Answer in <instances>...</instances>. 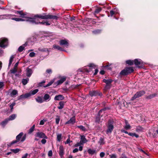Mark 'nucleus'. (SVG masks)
Masks as SVG:
<instances>
[{
    "label": "nucleus",
    "instance_id": "obj_1",
    "mask_svg": "<svg viewBox=\"0 0 158 158\" xmlns=\"http://www.w3.org/2000/svg\"><path fill=\"white\" fill-rule=\"evenodd\" d=\"M19 14L20 15L22 18H27L26 20L29 22L30 23L32 24H38L40 23L39 20V18L43 19H46L47 15H35L33 18H30L27 16V15L24 13L22 11H17L15 13Z\"/></svg>",
    "mask_w": 158,
    "mask_h": 158
},
{
    "label": "nucleus",
    "instance_id": "obj_2",
    "mask_svg": "<svg viewBox=\"0 0 158 158\" xmlns=\"http://www.w3.org/2000/svg\"><path fill=\"white\" fill-rule=\"evenodd\" d=\"M133 71L134 69L132 67H127L121 71L120 74L122 75H126L133 72Z\"/></svg>",
    "mask_w": 158,
    "mask_h": 158
},
{
    "label": "nucleus",
    "instance_id": "obj_3",
    "mask_svg": "<svg viewBox=\"0 0 158 158\" xmlns=\"http://www.w3.org/2000/svg\"><path fill=\"white\" fill-rule=\"evenodd\" d=\"M8 44L7 39L4 38H2L0 39V47L5 48L7 46Z\"/></svg>",
    "mask_w": 158,
    "mask_h": 158
},
{
    "label": "nucleus",
    "instance_id": "obj_4",
    "mask_svg": "<svg viewBox=\"0 0 158 158\" xmlns=\"http://www.w3.org/2000/svg\"><path fill=\"white\" fill-rule=\"evenodd\" d=\"M145 94V92L144 90L140 91L137 92L134 95L131 99V100H133L136 98L140 97Z\"/></svg>",
    "mask_w": 158,
    "mask_h": 158
},
{
    "label": "nucleus",
    "instance_id": "obj_5",
    "mask_svg": "<svg viewBox=\"0 0 158 158\" xmlns=\"http://www.w3.org/2000/svg\"><path fill=\"white\" fill-rule=\"evenodd\" d=\"M107 128L106 132V133H111L114 129V126L113 122L110 120L108 122Z\"/></svg>",
    "mask_w": 158,
    "mask_h": 158
},
{
    "label": "nucleus",
    "instance_id": "obj_6",
    "mask_svg": "<svg viewBox=\"0 0 158 158\" xmlns=\"http://www.w3.org/2000/svg\"><path fill=\"white\" fill-rule=\"evenodd\" d=\"M90 95L91 97L100 96V97L102 95V93L96 91H91L89 92Z\"/></svg>",
    "mask_w": 158,
    "mask_h": 158
},
{
    "label": "nucleus",
    "instance_id": "obj_7",
    "mask_svg": "<svg viewBox=\"0 0 158 158\" xmlns=\"http://www.w3.org/2000/svg\"><path fill=\"white\" fill-rule=\"evenodd\" d=\"M35 136V137H38L42 139H48V137L46 136L45 134L42 132H38L36 133Z\"/></svg>",
    "mask_w": 158,
    "mask_h": 158
},
{
    "label": "nucleus",
    "instance_id": "obj_8",
    "mask_svg": "<svg viewBox=\"0 0 158 158\" xmlns=\"http://www.w3.org/2000/svg\"><path fill=\"white\" fill-rule=\"evenodd\" d=\"M23 133L22 132L20 133L16 137V140L13 141L11 143V145H12L13 144L16 143L20 140V139H21V137L23 135Z\"/></svg>",
    "mask_w": 158,
    "mask_h": 158
},
{
    "label": "nucleus",
    "instance_id": "obj_9",
    "mask_svg": "<svg viewBox=\"0 0 158 158\" xmlns=\"http://www.w3.org/2000/svg\"><path fill=\"white\" fill-rule=\"evenodd\" d=\"M134 62L135 65L139 68L141 67L138 66L139 65L143 64V62L140 59H137L134 60Z\"/></svg>",
    "mask_w": 158,
    "mask_h": 158
},
{
    "label": "nucleus",
    "instance_id": "obj_10",
    "mask_svg": "<svg viewBox=\"0 0 158 158\" xmlns=\"http://www.w3.org/2000/svg\"><path fill=\"white\" fill-rule=\"evenodd\" d=\"M59 43L61 45H64L66 47H68L69 46L68 41L66 40H61L60 41Z\"/></svg>",
    "mask_w": 158,
    "mask_h": 158
},
{
    "label": "nucleus",
    "instance_id": "obj_11",
    "mask_svg": "<svg viewBox=\"0 0 158 158\" xmlns=\"http://www.w3.org/2000/svg\"><path fill=\"white\" fill-rule=\"evenodd\" d=\"M59 17L56 15H52L49 14L47 15L46 19H52L57 20Z\"/></svg>",
    "mask_w": 158,
    "mask_h": 158
},
{
    "label": "nucleus",
    "instance_id": "obj_12",
    "mask_svg": "<svg viewBox=\"0 0 158 158\" xmlns=\"http://www.w3.org/2000/svg\"><path fill=\"white\" fill-rule=\"evenodd\" d=\"M75 122V118L73 117L71 118L66 123V124H73Z\"/></svg>",
    "mask_w": 158,
    "mask_h": 158
},
{
    "label": "nucleus",
    "instance_id": "obj_13",
    "mask_svg": "<svg viewBox=\"0 0 158 158\" xmlns=\"http://www.w3.org/2000/svg\"><path fill=\"white\" fill-rule=\"evenodd\" d=\"M44 101L48 102L51 99V98L49 95L48 94H45L43 97Z\"/></svg>",
    "mask_w": 158,
    "mask_h": 158
},
{
    "label": "nucleus",
    "instance_id": "obj_14",
    "mask_svg": "<svg viewBox=\"0 0 158 158\" xmlns=\"http://www.w3.org/2000/svg\"><path fill=\"white\" fill-rule=\"evenodd\" d=\"M64 96L61 95H58L56 96L54 98V100H60L64 99Z\"/></svg>",
    "mask_w": 158,
    "mask_h": 158
},
{
    "label": "nucleus",
    "instance_id": "obj_15",
    "mask_svg": "<svg viewBox=\"0 0 158 158\" xmlns=\"http://www.w3.org/2000/svg\"><path fill=\"white\" fill-rule=\"evenodd\" d=\"M32 73L31 69L27 68L26 69V75L28 77H30Z\"/></svg>",
    "mask_w": 158,
    "mask_h": 158
},
{
    "label": "nucleus",
    "instance_id": "obj_16",
    "mask_svg": "<svg viewBox=\"0 0 158 158\" xmlns=\"http://www.w3.org/2000/svg\"><path fill=\"white\" fill-rule=\"evenodd\" d=\"M18 94V91L15 89H14L12 90L11 92L10 93V95L11 97L15 98L16 96L15 95Z\"/></svg>",
    "mask_w": 158,
    "mask_h": 158
},
{
    "label": "nucleus",
    "instance_id": "obj_17",
    "mask_svg": "<svg viewBox=\"0 0 158 158\" xmlns=\"http://www.w3.org/2000/svg\"><path fill=\"white\" fill-rule=\"evenodd\" d=\"M29 97V94L28 93H27L25 94H22L18 98V99L19 100L23 98H27Z\"/></svg>",
    "mask_w": 158,
    "mask_h": 158
},
{
    "label": "nucleus",
    "instance_id": "obj_18",
    "mask_svg": "<svg viewBox=\"0 0 158 158\" xmlns=\"http://www.w3.org/2000/svg\"><path fill=\"white\" fill-rule=\"evenodd\" d=\"M25 19H23L21 18H11V19L12 20H15L16 21H27L26 20L27 19V18H24Z\"/></svg>",
    "mask_w": 158,
    "mask_h": 158
},
{
    "label": "nucleus",
    "instance_id": "obj_19",
    "mask_svg": "<svg viewBox=\"0 0 158 158\" xmlns=\"http://www.w3.org/2000/svg\"><path fill=\"white\" fill-rule=\"evenodd\" d=\"M80 141L83 144L86 143L87 142V140L85 138V136H81V140Z\"/></svg>",
    "mask_w": 158,
    "mask_h": 158
},
{
    "label": "nucleus",
    "instance_id": "obj_20",
    "mask_svg": "<svg viewBox=\"0 0 158 158\" xmlns=\"http://www.w3.org/2000/svg\"><path fill=\"white\" fill-rule=\"evenodd\" d=\"M39 90L38 89H36L33 90L31 91L29 93H28L29 94V97L31 96L32 95H34L37 93Z\"/></svg>",
    "mask_w": 158,
    "mask_h": 158
},
{
    "label": "nucleus",
    "instance_id": "obj_21",
    "mask_svg": "<svg viewBox=\"0 0 158 158\" xmlns=\"http://www.w3.org/2000/svg\"><path fill=\"white\" fill-rule=\"evenodd\" d=\"M144 129L142 127L138 126L136 127V131L137 132H143V131Z\"/></svg>",
    "mask_w": 158,
    "mask_h": 158
},
{
    "label": "nucleus",
    "instance_id": "obj_22",
    "mask_svg": "<svg viewBox=\"0 0 158 158\" xmlns=\"http://www.w3.org/2000/svg\"><path fill=\"white\" fill-rule=\"evenodd\" d=\"M66 80L65 77H63L61 78L60 80H58L56 83L57 85H60L62 84Z\"/></svg>",
    "mask_w": 158,
    "mask_h": 158
},
{
    "label": "nucleus",
    "instance_id": "obj_23",
    "mask_svg": "<svg viewBox=\"0 0 158 158\" xmlns=\"http://www.w3.org/2000/svg\"><path fill=\"white\" fill-rule=\"evenodd\" d=\"M112 81V80L110 79L107 80L104 79L103 80V82L106 83L107 85H110Z\"/></svg>",
    "mask_w": 158,
    "mask_h": 158
},
{
    "label": "nucleus",
    "instance_id": "obj_24",
    "mask_svg": "<svg viewBox=\"0 0 158 158\" xmlns=\"http://www.w3.org/2000/svg\"><path fill=\"white\" fill-rule=\"evenodd\" d=\"M64 148L62 146L60 145L59 147V153L60 156H62L64 154Z\"/></svg>",
    "mask_w": 158,
    "mask_h": 158
},
{
    "label": "nucleus",
    "instance_id": "obj_25",
    "mask_svg": "<svg viewBox=\"0 0 158 158\" xmlns=\"http://www.w3.org/2000/svg\"><path fill=\"white\" fill-rule=\"evenodd\" d=\"M87 152L89 154L91 155H93L96 152V150L92 149L90 148L88 149V150Z\"/></svg>",
    "mask_w": 158,
    "mask_h": 158
},
{
    "label": "nucleus",
    "instance_id": "obj_26",
    "mask_svg": "<svg viewBox=\"0 0 158 158\" xmlns=\"http://www.w3.org/2000/svg\"><path fill=\"white\" fill-rule=\"evenodd\" d=\"M27 45V44L26 43L23 45L20 46L18 49V51L19 52H22L24 49L25 47Z\"/></svg>",
    "mask_w": 158,
    "mask_h": 158
},
{
    "label": "nucleus",
    "instance_id": "obj_27",
    "mask_svg": "<svg viewBox=\"0 0 158 158\" xmlns=\"http://www.w3.org/2000/svg\"><path fill=\"white\" fill-rule=\"evenodd\" d=\"M53 48L54 49H57L58 50H60L61 51H64V50L63 49V48L60 47V46L58 45H57L55 44L53 45Z\"/></svg>",
    "mask_w": 158,
    "mask_h": 158
},
{
    "label": "nucleus",
    "instance_id": "obj_28",
    "mask_svg": "<svg viewBox=\"0 0 158 158\" xmlns=\"http://www.w3.org/2000/svg\"><path fill=\"white\" fill-rule=\"evenodd\" d=\"M36 101L37 102L39 103H41L44 102V100L43 98L40 97H39L35 98Z\"/></svg>",
    "mask_w": 158,
    "mask_h": 158
},
{
    "label": "nucleus",
    "instance_id": "obj_29",
    "mask_svg": "<svg viewBox=\"0 0 158 158\" xmlns=\"http://www.w3.org/2000/svg\"><path fill=\"white\" fill-rule=\"evenodd\" d=\"M156 96L157 94H156L154 93L148 95L146 97V98L147 99H149L156 97Z\"/></svg>",
    "mask_w": 158,
    "mask_h": 158
},
{
    "label": "nucleus",
    "instance_id": "obj_30",
    "mask_svg": "<svg viewBox=\"0 0 158 158\" xmlns=\"http://www.w3.org/2000/svg\"><path fill=\"white\" fill-rule=\"evenodd\" d=\"M13 15L10 14L5 15L3 16L2 18L4 19H9L11 18Z\"/></svg>",
    "mask_w": 158,
    "mask_h": 158
},
{
    "label": "nucleus",
    "instance_id": "obj_31",
    "mask_svg": "<svg viewBox=\"0 0 158 158\" xmlns=\"http://www.w3.org/2000/svg\"><path fill=\"white\" fill-rule=\"evenodd\" d=\"M16 115L15 114H12L9 116V118H8V121L12 120L14 119L16 117Z\"/></svg>",
    "mask_w": 158,
    "mask_h": 158
},
{
    "label": "nucleus",
    "instance_id": "obj_32",
    "mask_svg": "<svg viewBox=\"0 0 158 158\" xmlns=\"http://www.w3.org/2000/svg\"><path fill=\"white\" fill-rule=\"evenodd\" d=\"M59 106H58V108L59 109H61L63 108L64 104V102L63 101L60 102L59 103Z\"/></svg>",
    "mask_w": 158,
    "mask_h": 158
},
{
    "label": "nucleus",
    "instance_id": "obj_33",
    "mask_svg": "<svg viewBox=\"0 0 158 158\" xmlns=\"http://www.w3.org/2000/svg\"><path fill=\"white\" fill-rule=\"evenodd\" d=\"M110 14L111 16H112L114 15L115 13H118L117 10L116 8H114V11L112 10H110Z\"/></svg>",
    "mask_w": 158,
    "mask_h": 158
},
{
    "label": "nucleus",
    "instance_id": "obj_34",
    "mask_svg": "<svg viewBox=\"0 0 158 158\" xmlns=\"http://www.w3.org/2000/svg\"><path fill=\"white\" fill-rule=\"evenodd\" d=\"M98 143L100 145H103L105 144L104 140L103 138H100L98 141Z\"/></svg>",
    "mask_w": 158,
    "mask_h": 158
},
{
    "label": "nucleus",
    "instance_id": "obj_35",
    "mask_svg": "<svg viewBox=\"0 0 158 158\" xmlns=\"http://www.w3.org/2000/svg\"><path fill=\"white\" fill-rule=\"evenodd\" d=\"M128 135L132 137L135 136L136 138H138L139 137V135L135 133L129 132L128 133Z\"/></svg>",
    "mask_w": 158,
    "mask_h": 158
},
{
    "label": "nucleus",
    "instance_id": "obj_36",
    "mask_svg": "<svg viewBox=\"0 0 158 158\" xmlns=\"http://www.w3.org/2000/svg\"><path fill=\"white\" fill-rule=\"evenodd\" d=\"M62 135L61 134H58L57 135V140L58 142H60L61 139Z\"/></svg>",
    "mask_w": 158,
    "mask_h": 158
},
{
    "label": "nucleus",
    "instance_id": "obj_37",
    "mask_svg": "<svg viewBox=\"0 0 158 158\" xmlns=\"http://www.w3.org/2000/svg\"><path fill=\"white\" fill-rule=\"evenodd\" d=\"M126 63L127 64L130 65H132L134 63V60L133 61L131 60H129L126 61Z\"/></svg>",
    "mask_w": 158,
    "mask_h": 158
},
{
    "label": "nucleus",
    "instance_id": "obj_38",
    "mask_svg": "<svg viewBox=\"0 0 158 158\" xmlns=\"http://www.w3.org/2000/svg\"><path fill=\"white\" fill-rule=\"evenodd\" d=\"M14 58V56L13 55L12 56L10 57V60H9V65H8L9 67H10V65L12 64V61H13Z\"/></svg>",
    "mask_w": 158,
    "mask_h": 158
},
{
    "label": "nucleus",
    "instance_id": "obj_39",
    "mask_svg": "<svg viewBox=\"0 0 158 158\" xmlns=\"http://www.w3.org/2000/svg\"><path fill=\"white\" fill-rule=\"evenodd\" d=\"M8 121V119H6L1 123V124L2 126H4L7 123Z\"/></svg>",
    "mask_w": 158,
    "mask_h": 158
},
{
    "label": "nucleus",
    "instance_id": "obj_40",
    "mask_svg": "<svg viewBox=\"0 0 158 158\" xmlns=\"http://www.w3.org/2000/svg\"><path fill=\"white\" fill-rule=\"evenodd\" d=\"M35 127V125H34L28 131V133L29 134H31L34 131Z\"/></svg>",
    "mask_w": 158,
    "mask_h": 158
},
{
    "label": "nucleus",
    "instance_id": "obj_41",
    "mask_svg": "<svg viewBox=\"0 0 158 158\" xmlns=\"http://www.w3.org/2000/svg\"><path fill=\"white\" fill-rule=\"evenodd\" d=\"M29 81V79L28 78L27 79H23L22 80V83L24 85H26L28 82Z\"/></svg>",
    "mask_w": 158,
    "mask_h": 158
},
{
    "label": "nucleus",
    "instance_id": "obj_42",
    "mask_svg": "<svg viewBox=\"0 0 158 158\" xmlns=\"http://www.w3.org/2000/svg\"><path fill=\"white\" fill-rule=\"evenodd\" d=\"M131 128V127L129 124L125 125L124 126V128L127 130L130 129Z\"/></svg>",
    "mask_w": 158,
    "mask_h": 158
},
{
    "label": "nucleus",
    "instance_id": "obj_43",
    "mask_svg": "<svg viewBox=\"0 0 158 158\" xmlns=\"http://www.w3.org/2000/svg\"><path fill=\"white\" fill-rule=\"evenodd\" d=\"M38 50L41 52H48V50L47 48H40L38 49Z\"/></svg>",
    "mask_w": 158,
    "mask_h": 158
},
{
    "label": "nucleus",
    "instance_id": "obj_44",
    "mask_svg": "<svg viewBox=\"0 0 158 158\" xmlns=\"http://www.w3.org/2000/svg\"><path fill=\"white\" fill-rule=\"evenodd\" d=\"M102 10V9L101 7H98L95 10V13L97 14L98 13L101 11Z\"/></svg>",
    "mask_w": 158,
    "mask_h": 158
},
{
    "label": "nucleus",
    "instance_id": "obj_45",
    "mask_svg": "<svg viewBox=\"0 0 158 158\" xmlns=\"http://www.w3.org/2000/svg\"><path fill=\"white\" fill-rule=\"evenodd\" d=\"M10 150L11 152L16 153L20 151V149L18 148H16L14 149H11Z\"/></svg>",
    "mask_w": 158,
    "mask_h": 158
},
{
    "label": "nucleus",
    "instance_id": "obj_46",
    "mask_svg": "<svg viewBox=\"0 0 158 158\" xmlns=\"http://www.w3.org/2000/svg\"><path fill=\"white\" fill-rule=\"evenodd\" d=\"M110 85H106L105 86L104 90L105 91H106L107 90L109 89H110Z\"/></svg>",
    "mask_w": 158,
    "mask_h": 158
},
{
    "label": "nucleus",
    "instance_id": "obj_47",
    "mask_svg": "<svg viewBox=\"0 0 158 158\" xmlns=\"http://www.w3.org/2000/svg\"><path fill=\"white\" fill-rule=\"evenodd\" d=\"M81 71L84 73H89L90 70L88 69L87 68H85L82 70H81Z\"/></svg>",
    "mask_w": 158,
    "mask_h": 158
},
{
    "label": "nucleus",
    "instance_id": "obj_48",
    "mask_svg": "<svg viewBox=\"0 0 158 158\" xmlns=\"http://www.w3.org/2000/svg\"><path fill=\"white\" fill-rule=\"evenodd\" d=\"M77 127L78 128H80V129L82 130V131H85L86 130V129L85 128V127L82 125L77 126Z\"/></svg>",
    "mask_w": 158,
    "mask_h": 158
},
{
    "label": "nucleus",
    "instance_id": "obj_49",
    "mask_svg": "<svg viewBox=\"0 0 158 158\" xmlns=\"http://www.w3.org/2000/svg\"><path fill=\"white\" fill-rule=\"evenodd\" d=\"M15 105V102H13L12 104L10 105V110L11 111H12V110L13 109V106Z\"/></svg>",
    "mask_w": 158,
    "mask_h": 158
},
{
    "label": "nucleus",
    "instance_id": "obj_50",
    "mask_svg": "<svg viewBox=\"0 0 158 158\" xmlns=\"http://www.w3.org/2000/svg\"><path fill=\"white\" fill-rule=\"evenodd\" d=\"M72 141H70V139L69 136V138L67 139L66 141L65 142V144H69L71 142H72Z\"/></svg>",
    "mask_w": 158,
    "mask_h": 158
},
{
    "label": "nucleus",
    "instance_id": "obj_51",
    "mask_svg": "<svg viewBox=\"0 0 158 158\" xmlns=\"http://www.w3.org/2000/svg\"><path fill=\"white\" fill-rule=\"evenodd\" d=\"M101 30H97L93 31V33L94 34H97L101 32Z\"/></svg>",
    "mask_w": 158,
    "mask_h": 158
},
{
    "label": "nucleus",
    "instance_id": "obj_52",
    "mask_svg": "<svg viewBox=\"0 0 158 158\" xmlns=\"http://www.w3.org/2000/svg\"><path fill=\"white\" fill-rule=\"evenodd\" d=\"M17 70L16 69V68H14L13 69L11 70L10 72L12 73H15L17 72Z\"/></svg>",
    "mask_w": 158,
    "mask_h": 158
},
{
    "label": "nucleus",
    "instance_id": "obj_53",
    "mask_svg": "<svg viewBox=\"0 0 158 158\" xmlns=\"http://www.w3.org/2000/svg\"><path fill=\"white\" fill-rule=\"evenodd\" d=\"M60 120V118L58 116H57V118H56V123L57 124H58Z\"/></svg>",
    "mask_w": 158,
    "mask_h": 158
},
{
    "label": "nucleus",
    "instance_id": "obj_54",
    "mask_svg": "<svg viewBox=\"0 0 158 158\" xmlns=\"http://www.w3.org/2000/svg\"><path fill=\"white\" fill-rule=\"evenodd\" d=\"M35 53L33 52H31L29 54V56L31 57H33L35 55Z\"/></svg>",
    "mask_w": 158,
    "mask_h": 158
},
{
    "label": "nucleus",
    "instance_id": "obj_55",
    "mask_svg": "<svg viewBox=\"0 0 158 158\" xmlns=\"http://www.w3.org/2000/svg\"><path fill=\"white\" fill-rule=\"evenodd\" d=\"M53 82V81H51L47 85L45 86H44V87H46L51 85Z\"/></svg>",
    "mask_w": 158,
    "mask_h": 158
},
{
    "label": "nucleus",
    "instance_id": "obj_56",
    "mask_svg": "<svg viewBox=\"0 0 158 158\" xmlns=\"http://www.w3.org/2000/svg\"><path fill=\"white\" fill-rule=\"evenodd\" d=\"M26 135H25L21 139V141L23 142L26 139Z\"/></svg>",
    "mask_w": 158,
    "mask_h": 158
},
{
    "label": "nucleus",
    "instance_id": "obj_57",
    "mask_svg": "<svg viewBox=\"0 0 158 158\" xmlns=\"http://www.w3.org/2000/svg\"><path fill=\"white\" fill-rule=\"evenodd\" d=\"M83 144L81 143L80 141L79 142L77 143L75 145V147H77L79 146H80L81 145Z\"/></svg>",
    "mask_w": 158,
    "mask_h": 158
},
{
    "label": "nucleus",
    "instance_id": "obj_58",
    "mask_svg": "<svg viewBox=\"0 0 158 158\" xmlns=\"http://www.w3.org/2000/svg\"><path fill=\"white\" fill-rule=\"evenodd\" d=\"M105 155V153L103 152H101L100 154V156L101 158H103Z\"/></svg>",
    "mask_w": 158,
    "mask_h": 158
},
{
    "label": "nucleus",
    "instance_id": "obj_59",
    "mask_svg": "<svg viewBox=\"0 0 158 158\" xmlns=\"http://www.w3.org/2000/svg\"><path fill=\"white\" fill-rule=\"evenodd\" d=\"M46 120L44 119L41 120L40 122V125H44V122H46Z\"/></svg>",
    "mask_w": 158,
    "mask_h": 158
},
{
    "label": "nucleus",
    "instance_id": "obj_60",
    "mask_svg": "<svg viewBox=\"0 0 158 158\" xmlns=\"http://www.w3.org/2000/svg\"><path fill=\"white\" fill-rule=\"evenodd\" d=\"M48 155L49 156H52V151H49L48 152Z\"/></svg>",
    "mask_w": 158,
    "mask_h": 158
},
{
    "label": "nucleus",
    "instance_id": "obj_61",
    "mask_svg": "<svg viewBox=\"0 0 158 158\" xmlns=\"http://www.w3.org/2000/svg\"><path fill=\"white\" fill-rule=\"evenodd\" d=\"M45 139H43L41 141V142L43 144H45L46 142V140Z\"/></svg>",
    "mask_w": 158,
    "mask_h": 158
},
{
    "label": "nucleus",
    "instance_id": "obj_62",
    "mask_svg": "<svg viewBox=\"0 0 158 158\" xmlns=\"http://www.w3.org/2000/svg\"><path fill=\"white\" fill-rule=\"evenodd\" d=\"M110 158H116L117 156L116 155L113 154L110 156Z\"/></svg>",
    "mask_w": 158,
    "mask_h": 158
},
{
    "label": "nucleus",
    "instance_id": "obj_63",
    "mask_svg": "<svg viewBox=\"0 0 158 158\" xmlns=\"http://www.w3.org/2000/svg\"><path fill=\"white\" fill-rule=\"evenodd\" d=\"M46 72L49 74L51 73H52V70L51 69H48L46 70Z\"/></svg>",
    "mask_w": 158,
    "mask_h": 158
},
{
    "label": "nucleus",
    "instance_id": "obj_64",
    "mask_svg": "<svg viewBox=\"0 0 158 158\" xmlns=\"http://www.w3.org/2000/svg\"><path fill=\"white\" fill-rule=\"evenodd\" d=\"M89 67H93L94 68L95 67V66L93 64H89Z\"/></svg>",
    "mask_w": 158,
    "mask_h": 158
}]
</instances>
